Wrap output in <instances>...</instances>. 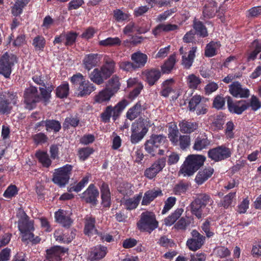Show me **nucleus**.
<instances>
[{
  "mask_svg": "<svg viewBox=\"0 0 261 261\" xmlns=\"http://www.w3.org/2000/svg\"><path fill=\"white\" fill-rule=\"evenodd\" d=\"M116 72V63L108 56L103 59V64L100 68H96L89 74V78L93 83L100 85Z\"/></svg>",
  "mask_w": 261,
  "mask_h": 261,
  "instance_id": "1",
  "label": "nucleus"
},
{
  "mask_svg": "<svg viewBox=\"0 0 261 261\" xmlns=\"http://www.w3.org/2000/svg\"><path fill=\"white\" fill-rule=\"evenodd\" d=\"M168 144L167 137L163 134H151L144 144L145 151L151 156L156 154L162 155L165 150L161 149L162 146L166 147Z\"/></svg>",
  "mask_w": 261,
  "mask_h": 261,
  "instance_id": "2",
  "label": "nucleus"
},
{
  "mask_svg": "<svg viewBox=\"0 0 261 261\" xmlns=\"http://www.w3.org/2000/svg\"><path fill=\"white\" fill-rule=\"evenodd\" d=\"M205 159V157L202 155H189L181 166L179 174L184 177L193 175L203 166Z\"/></svg>",
  "mask_w": 261,
  "mask_h": 261,
  "instance_id": "3",
  "label": "nucleus"
},
{
  "mask_svg": "<svg viewBox=\"0 0 261 261\" xmlns=\"http://www.w3.org/2000/svg\"><path fill=\"white\" fill-rule=\"evenodd\" d=\"M159 226V222L155 214L146 211L141 213L139 220L137 223V228L141 232L151 233Z\"/></svg>",
  "mask_w": 261,
  "mask_h": 261,
  "instance_id": "4",
  "label": "nucleus"
},
{
  "mask_svg": "<svg viewBox=\"0 0 261 261\" xmlns=\"http://www.w3.org/2000/svg\"><path fill=\"white\" fill-rule=\"evenodd\" d=\"M128 102L125 99L119 101L115 106L109 105L107 106L100 114V118L104 123L109 122L111 118L113 121L119 118L123 111L128 105Z\"/></svg>",
  "mask_w": 261,
  "mask_h": 261,
  "instance_id": "5",
  "label": "nucleus"
},
{
  "mask_svg": "<svg viewBox=\"0 0 261 261\" xmlns=\"http://www.w3.org/2000/svg\"><path fill=\"white\" fill-rule=\"evenodd\" d=\"M72 169L73 166L70 164L55 169L53 175V182L60 187H64L69 182Z\"/></svg>",
  "mask_w": 261,
  "mask_h": 261,
  "instance_id": "6",
  "label": "nucleus"
},
{
  "mask_svg": "<svg viewBox=\"0 0 261 261\" xmlns=\"http://www.w3.org/2000/svg\"><path fill=\"white\" fill-rule=\"evenodd\" d=\"M23 99L25 108L29 110L36 108L37 103L42 100L41 93H39L37 88L34 86L25 89Z\"/></svg>",
  "mask_w": 261,
  "mask_h": 261,
  "instance_id": "7",
  "label": "nucleus"
},
{
  "mask_svg": "<svg viewBox=\"0 0 261 261\" xmlns=\"http://www.w3.org/2000/svg\"><path fill=\"white\" fill-rule=\"evenodd\" d=\"M16 62L17 57L12 54L6 52L0 56V74L6 79L10 78L13 67Z\"/></svg>",
  "mask_w": 261,
  "mask_h": 261,
  "instance_id": "8",
  "label": "nucleus"
},
{
  "mask_svg": "<svg viewBox=\"0 0 261 261\" xmlns=\"http://www.w3.org/2000/svg\"><path fill=\"white\" fill-rule=\"evenodd\" d=\"M232 154L230 148L225 145H219L207 151V156L215 162H219L230 158Z\"/></svg>",
  "mask_w": 261,
  "mask_h": 261,
  "instance_id": "9",
  "label": "nucleus"
},
{
  "mask_svg": "<svg viewBox=\"0 0 261 261\" xmlns=\"http://www.w3.org/2000/svg\"><path fill=\"white\" fill-rule=\"evenodd\" d=\"M191 237L186 242V246L189 250L196 251L200 249L204 245L205 237L196 229H193L191 231Z\"/></svg>",
  "mask_w": 261,
  "mask_h": 261,
  "instance_id": "10",
  "label": "nucleus"
},
{
  "mask_svg": "<svg viewBox=\"0 0 261 261\" xmlns=\"http://www.w3.org/2000/svg\"><path fill=\"white\" fill-rule=\"evenodd\" d=\"M78 35L77 33L72 31L66 33L63 32L55 36L53 44L56 45L63 43L67 47H71L75 44Z\"/></svg>",
  "mask_w": 261,
  "mask_h": 261,
  "instance_id": "11",
  "label": "nucleus"
},
{
  "mask_svg": "<svg viewBox=\"0 0 261 261\" xmlns=\"http://www.w3.org/2000/svg\"><path fill=\"white\" fill-rule=\"evenodd\" d=\"M99 191L93 184L89 185L87 189L82 194L81 198L84 202L95 206L98 203Z\"/></svg>",
  "mask_w": 261,
  "mask_h": 261,
  "instance_id": "12",
  "label": "nucleus"
},
{
  "mask_svg": "<svg viewBox=\"0 0 261 261\" xmlns=\"http://www.w3.org/2000/svg\"><path fill=\"white\" fill-rule=\"evenodd\" d=\"M166 162V159L164 157L158 159L145 170L144 176L149 179H153L165 167Z\"/></svg>",
  "mask_w": 261,
  "mask_h": 261,
  "instance_id": "13",
  "label": "nucleus"
},
{
  "mask_svg": "<svg viewBox=\"0 0 261 261\" xmlns=\"http://www.w3.org/2000/svg\"><path fill=\"white\" fill-rule=\"evenodd\" d=\"M226 98L227 107L230 113L241 115L248 109V106L246 105V100H240L234 102L230 96L226 97Z\"/></svg>",
  "mask_w": 261,
  "mask_h": 261,
  "instance_id": "14",
  "label": "nucleus"
},
{
  "mask_svg": "<svg viewBox=\"0 0 261 261\" xmlns=\"http://www.w3.org/2000/svg\"><path fill=\"white\" fill-rule=\"evenodd\" d=\"M229 92L234 97L247 98L250 96L249 90L243 87L241 84L238 82H234L229 85Z\"/></svg>",
  "mask_w": 261,
  "mask_h": 261,
  "instance_id": "15",
  "label": "nucleus"
},
{
  "mask_svg": "<svg viewBox=\"0 0 261 261\" xmlns=\"http://www.w3.org/2000/svg\"><path fill=\"white\" fill-rule=\"evenodd\" d=\"M96 90L95 86L88 80L83 81L76 88L75 94L79 97H84L89 95Z\"/></svg>",
  "mask_w": 261,
  "mask_h": 261,
  "instance_id": "16",
  "label": "nucleus"
},
{
  "mask_svg": "<svg viewBox=\"0 0 261 261\" xmlns=\"http://www.w3.org/2000/svg\"><path fill=\"white\" fill-rule=\"evenodd\" d=\"M150 126V122L147 118H140L132 123L131 131L146 135Z\"/></svg>",
  "mask_w": 261,
  "mask_h": 261,
  "instance_id": "17",
  "label": "nucleus"
},
{
  "mask_svg": "<svg viewBox=\"0 0 261 261\" xmlns=\"http://www.w3.org/2000/svg\"><path fill=\"white\" fill-rule=\"evenodd\" d=\"M142 74L145 76L146 82L149 86H152L161 77V71L159 68H152L145 70Z\"/></svg>",
  "mask_w": 261,
  "mask_h": 261,
  "instance_id": "18",
  "label": "nucleus"
},
{
  "mask_svg": "<svg viewBox=\"0 0 261 261\" xmlns=\"http://www.w3.org/2000/svg\"><path fill=\"white\" fill-rule=\"evenodd\" d=\"M108 252L106 246L101 244L97 245L91 249L89 253V259L90 261L99 260L104 258Z\"/></svg>",
  "mask_w": 261,
  "mask_h": 261,
  "instance_id": "19",
  "label": "nucleus"
},
{
  "mask_svg": "<svg viewBox=\"0 0 261 261\" xmlns=\"http://www.w3.org/2000/svg\"><path fill=\"white\" fill-rule=\"evenodd\" d=\"M101 59V55L98 54H89L85 55L83 60L85 69L90 71L93 68L98 65Z\"/></svg>",
  "mask_w": 261,
  "mask_h": 261,
  "instance_id": "20",
  "label": "nucleus"
},
{
  "mask_svg": "<svg viewBox=\"0 0 261 261\" xmlns=\"http://www.w3.org/2000/svg\"><path fill=\"white\" fill-rule=\"evenodd\" d=\"M18 227L19 231H34V221L31 220L25 213L23 212L18 221Z\"/></svg>",
  "mask_w": 261,
  "mask_h": 261,
  "instance_id": "21",
  "label": "nucleus"
},
{
  "mask_svg": "<svg viewBox=\"0 0 261 261\" xmlns=\"http://www.w3.org/2000/svg\"><path fill=\"white\" fill-rule=\"evenodd\" d=\"M68 248L59 246L52 247L46 250L45 257L47 259L60 261L61 259V255L67 252Z\"/></svg>",
  "mask_w": 261,
  "mask_h": 261,
  "instance_id": "22",
  "label": "nucleus"
},
{
  "mask_svg": "<svg viewBox=\"0 0 261 261\" xmlns=\"http://www.w3.org/2000/svg\"><path fill=\"white\" fill-rule=\"evenodd\" d=\"M55 218L57 222L67 229H68L73 223L71 218L67 215L66 212L61 209L55 213Z\"/></svg>",
  "mask_w": 261,
  "mask_h": 261,
  "instance_id": "23",
  "label": "nucleus"
},
{
  "mask_svg": "<svg viewBox=\"0 0 261 261\" xmlns=\"http://www.w3.org/2000/svg\"><path fill=\"white\" fill-rule=\"evenodd\" d=\"M211 141L208 139L205 133L200 134L195 139L193 148L197 151L206 149L211 144Z\"/></svg>",
  "mask_w": 261,
  "mask_h": 261,
  "instance_id": "24",
  "label": "nucleus"
},
{
  "mask_svg": "<svg viewBox=\"0 0 261 261\" xmlns=\"http://www.w3.org/2000/svg\"><path fill=\"white\" fill-rule=\"evenodd\" d=\"M180 131L185 134H190L195 132L198 128V123L189 120H182L179 122Z\"/></svg>",
  "mask_w": 261,
  "mask_h": 261,
  "instance_id": "25",
  "label": "nucleus"
},
{
  "mask_svg": "<svg viewBox=\"0 0 261 261\" xmlns=\"http://www.w3.org/2000/svg\"><path fill=\"white\" fill-rule=\"evenodd\" d=\"M214 172V170L211 167H205L200 170L195 178L196 183L198 185H201L212 176Z\"/></svg>",
  "mask_w": 261,
  "mask_h": 261,
  "instance_id": "26",
  "label": "nucleus"
},
{
  "mask_svg": "<svg viewBox=\"0 0 261 261\" xmlns=\"http://www.w3.org/2000/svg\"><path fill=\"white\" fill-rule=\"evenodd\" d=\"M95 218L92 216H87L85 218L84 233L85 235L91 237L94 234L97 233V230L95 227Z\"/></svg>",
  "mask_w": 261,
  "mask_h": 261,
  "instance_id": "27",
  "label": "nucleus"
},
{
  "mask_svg": "<svg viewBox=\"0 0 261 261\" xmlns=\"http://www.w3.org/2000/svg\"><path fill=\"white\" fill-rule=\"evenodd\" d=\"M163 194L160 189H153L148 190L144 194L141 204L143 205H148L156 197L162 196Z\"/></svg>",
  "mask_w": 261,
  "mask_h": 261,
  "instance_id": "28",
  "label": "nucleus"
},
{
  "mask_svg": "<svg viewBox=\"0 0 261 261\" xmlns=\"http://www.w3.org/2000/svg\"><path fill=\"white\" fill-rule=\"evenodd\" d=\"M217 11V3L214 0H205L203 10V15L205 18H211L215 16Z\"/></svg>",
  "mask_w": 261,
  "mask_h": 261,
  "instance_id": "29",
  "label": "nucleus"
},
{
  "mask_svg": "<svg viewBox=\"0 0 261 261\" xmlns=\"http://www.w3.org/2000/svg\"><path fill=\"white\" fill-rule=\"evenodd\" d=\"M131 60L136 69L141 68L146 64L148 57L145 54L138 51L131 55Z\"/></svg>",
  "mask_w": 261,
  "mask_h": 261,
  "instance_id": "30",
  "label": "nucleus"
},
{
  "mask_svg": "<svg viewBox=\"0 0 261 261\" xmlns=\"http://www.w3.org/2000/svg\"><path fill=\"white\" fill-rule=\"evenodd\" d=\"M146 108L142 105L140 100L138 101L132 107L130 108L126 112V117L132 121L137 118L144 111Z\"/></svg>",
  "mask_w": 261,
  "mask_h": 261,
  "instance_id": "31",
  "label": "nucleus"
},
{
  "mask_svg": "<svg viewBox=\"0 0 261 261\" xmlns=\"http://www.w3.org/2000/svg\"><path fill=\"white\" fill-rule=\"evenodd\" d=\"M121 83L119 77L116 74L113 75L107 82L105 89L109 91L114 96L118 92L120 88Z\"/></svg>",
  "mask_w": 261,
  "mask_h": 261,
  "instance_id": "32",
  "label": "nucleus"
},
{
  "mask_svg": "<svg viewBox=\"0 0 261 261\" xmlns=\"http://www.w3.org/2000/svg\"><path fill=\"white\" fill-rule=\"evenodd\" d=\"M114 95L105 88L94 97V103L107 104Z\"/></svg>",
  "mask_w": 261,
  "mask_h": 261,
  "instance_id": "33",
  "label": "nucleus"
},
{
  "mask_svg": "<svg viewBox=\"0 0 261 261\" xmlns=\"http://www.w3.org/2000/svg\"><path fill=\"white\" fill-rule=\"evenodd\" d=\"M70 236L67 237L66 232L61 233L59 230L56 231L54 237L56 240L60 243L69 244L74 239L76 230L75 229H70Z\"/></svg>",
  "mask_w": 261,
  "mask_h": 261,
  "instance_id": "34",
  "label": "nucleus"
},
{
  "mask_svg": "<svg viewBox=\"0 0 261 261\" xmlns=\"http://www.w3.org/2000/svg\"><path fill=\"white\" fill-rule=\"evenodd\" d=\"M181 135L175 123H171L168 126V137L171 144L176 146L179 136Z\"/></svg>",
  "mask_w": 261,
  "mask_h": 261,
  "instance_id": "35",
  "label": "nucleus"
},
{
  "mask_svg": "<svg viewBox=\"0 0 261 261\" xmlns=\"http://www.w3.org/2000/svg\"><path fill=\"white\" fill-rule=\"evenodd\" d=\"M196 50L197 47L193 46L189 51L187 56L186 55L182 56L181 64L185 68L190 69L192 66L195 58Z\"/></svg>",
  "mask_w": 261,
  "mask_h": 261,
  "instance_id": "36",
  "label": "nucleus"
},
{
  "mask_svg": "<svg viewBox=\"0 0 261 261\" xmlns=\"http://www.w3.org/2000/svg\"><path fill=\"white\" fill-rule=\"evenodd\" d=\"M193 27L195 30L194 33L200 37L205 38L208 35L207 28L201 21L195 18L193 22Z\"/></svg>",
  "mask_w": 261,
  "mask_h": 261,
  "instance_id": "37",
  "label": "nucleus"
},
{
  "mask_svg": "<svg viewBox=\"0 0 261 261\" xmlns=\"http://www.w3.org/2000/svg\"><path fill=\"white\" fill-rule=\"evenodd\" d=\"M33 231H20L21 241L26 244H28L30 242H31L33 244H38L40 242L41 239L38 236L35 237Z\"/></svg>",
  "mask_w": 261,
  "mask_h": 261,
  "instance_id": "38",
  "label": "nucleus"
},
{
  "mask_svg": "<svg viewBox=\"0 0 261 261\" xmlns=\"http://www.w3.org/2000/svg\"><path fill=\"white\" fill-rule=\"evenodd\" d=\"M174 80L173 79H170L165 80L162 84V90L160 94L163 97H167L171 93L175 92L173 89V85Z\"/></svg>",
  "mask_w": 261,
  "mask_h": 261,
  "instance_id": "39",
  "label": "nucleus"
},
{
  "mask_svg": "<svg viewBox=\"0 0 261 261\" xmlns=\"http://www.w3.org/2000/svg\"><path fill=\"white\" fill-rule=\"evenodd\" d=\"M30 0H16L14 4L11 7V13L15 16L20 15L23 12V8L27 6Z\"/></svg>",
  "mask_w": 261,
  "mask_h": 261,
  "instance_id": "40",
  "label": "nucleus"
},
{
  "mask_svg": "<svg viewBox=\"0 0 261 261\" xmlns=\"http://www.w3.org/2000/svg\"><path fill=\"white\" fill-rule=\"evenodd\" d=\"M30 0H16L14 4L11 7V13L15 16L20 15L23 12V8L27 6Z\"/></svg>",
  "mask_w": 261,
  "mask_h": 261,
  "instance_id": "41",
  "label": "nucleus"
},
{
  "mask_svg": "<svg viewBox=\"0 0 261 261\" xmlns=\"http://www.w3.org/2000/svg\"><path fill=\"white\" fill-rule=\"evenodd\" d=\"M176 63V57L171 55L164 63L161 66V73L169 74L171 72Z\"/></svg>",
  "mask_w": 261,
  "mask_h": 261,
  "instance_id": "42",
  "label": "nucleus"
},
{
  "mask_svg": "<svg viewBox=\"0 0 261 261\" xmlns=\"http://www.w3.org/2000/svg\"><path fill=\"white\" fill-rule=\"evenodd\" d=\"M183 212L184 210L182 208H177L164 219V224L168 226L172 225L180 217Z\"/></svg>",
  "mask_w": 261,
  "mask_h": 261,
  "instance_id": "43",
  "label": "nucleus"
},
{
  "mask_svg": "<svg viewBox=\"0 0 261 261\" xmlns=\"http://www.w3.org/2000/svg\"><path fill=\"white\" fill-rule=\"evenodd\" d=\"M142 197V193H140L138 195H135L132 198L125 199L123 202V205L127 210L135 209L139 205Z\"/></svg>",
  "mask_w": 261,
  "mask_h": 261,
  "instance_id": "44",
  "label": "nucleus"
},
{
  "mask_svg": "<svg viewBox=\"0 0 261 261\" xmlns=\"http://www.w3.org/2000/svg\"><path fill=\"white\" fill-rule=\"evenodd\" d=\"M56 96L60 99L66 98L69 94V85L66 82L58 86L55 90Z\"/></svg>",
  "mask_w": 261,
  "mask_h": 261,
  "instance_id": "45",
  "label": "nucleus"
},
{
  "mask_svg": "<svg viewBox=\"0 0 261 261\" xmlns=\"http://www.w3.org/2000/svg\"><path fill=\"white\" fill-rule=\"evenodd\" d=\"M61 128V124L59 121L56 119H46L45 130L47 132H53L54 134H57L60 132Z\"/></svg>",
  "mask_w": 261,
  "mask_h": 261,
  "instance_id": "46",
  "label": "nucleus"
},
{
  "mask_svg": "<svg viewBox=\"0 0 261 261\" xmlns=\"http://www.w3.org/2000/svg\"><path fill=\"white\" fill-rule=\"evenodd\" d=\"M46 43V40L42 35H37L32 40V45L36 51H43Z\"/></svg>",
  "mask_w": 261,
  "mask_h": 261,
  "instance_id": "47",
  "label": "nucleus"
},
{
  "mask_svg": "<svg viewBox=\"0 0 261 261\" xmlns=\"http://www.w3.org/2000/svg\"><path fill=\"white\" fill-rule=\"evenodd\" d=\"M220 46L219 42L211 41L205 49L204 55L206 57H212L217 55V49Z\"/></svg>",
  "mask_w": 261,
  "mask_h": 261,
  "instance_id": "48",
  "label": "nucleus"
},
{
  "mask_svg": "<svg viewBox=\"0 0 261 261\" xmlns=\"http://www.w3.org/2000/svg\"><path fill=\"white\" fill-rule=\"evenodd\" d=\"M191 212L192 215H194L197 219L202 218L203 216V209L205 207L199 204L195 200H193L191 204Z\"/></svg>",
  "mask_w": 261,
  "mask_h": 261,
  "instance_id": "49",
  "label": "nucleus"
},
{
  "mask_svg": "<svg viewBox=\"0 0 261 261\" xmlns=\"http://www.w3.org/2000/svg\"><path fill=\"white\" fill-rule=\"evenodd\" d=\"M39 91L41 93L42 98V101L45 105L50 101L51 98V93L54 89V86L50 84L48 87H39Z\"/></svg>",
  "mask_w": 261,
  "mask_h": 261,
  "instance_id": "50",
  "label": "nucleus"
},
{
  "mask_svg": "<svg viewBox=\"0 0 261 261\" xmlns=\"http://www.w3.org/2000/svg\"><path fill=\"white\" fill-rule=\"evenodd\" d=\"M132 188L133 185L127 182H122L117 187V191L124 196H129L134 193Z\"/></svg>",
  "mask_w": 261,
  "mask_h": 261,
  "instance_id": "51",
  "label": "nucleus"
},
{
  "mask_svg": "<svg viewBox=\"0 0 261 261\" xmlns=\"http://www.w3.org/2000/svg\"><path fill=\"white\" fill-rule=\"evenodd\" d=\"M190 187L189 182L181 180L174 186L173 192L176 195H181L185 194Z\"/></svg>",
  "mask_w": 261,
  "mask_h": 261,
  "instance_id": "52",
  "label": "nucleus"
},
{
  "mask_svg": "<svg viewBox=\"0 0 261 261\" xmlns=\"http://www.w3.org/2000/svg\"><path fill=\"white\" fill-rule=\"evenodd\" d=\"M90 176L89 175H86L83 177L81 180L77 184L71 185L70 187L68 189V192H75L76 193L80 192L88 183Z\"/></svg>",
  "mask_w": 261,
  "mask_h": 261,
  "instance_id": "53",
  "label": "nucleus"
},
{
  "mask_svg": "<svg viewBox=\"0 0 261 261\" xmlns=\"http://www.w3.org/2000/svg\"><path fill=\"white\" fill-rule=\"evenodd\" d=\"M36 156L44 167L48 168L51 164V161L46 152L39 151L36 153Z\"/></svg>",
  "mask_w": 261,
  "mask_h": 261,
  "instance_id": "54",
  "label": "nucleus"
},
{
  "mask_svg": "<svg viewBox=\"0 0 261 261\" xmlns=\"http://www.w3.org/2000/svg\"><path fill=\"white\" fill-rule=\"evenodd\" d=\"M194 200L205 207L207 204H212L214 202L210 195L206 193L197 194Z\"/></svg>",
  "mask_w": 261,
  "mask_h": 261,
  "instance_id": "55",
  "label": "nucleus"
},
{
  "mask_svg": "<svg viewBox=\"0 0 261 261\" xmlns=\"http://www.w3.org/2000/svg\"><path fill=\"white\" fill-rule=\"evenodd\" d=\"M202 98H204L200 95L196 94L193 96L188 101V109L189 111L194 112L196 107L203 101Z\"/></svg>",
  "mask_w": 261,
  "mask_h": 261,
  "instance_id": "56",
  "label": "nucleus"
},
{
  "mask_svg": "<svg viewBox=\"0 0 261 261\" xmlns=\"http://www.w3.org/2000/svg\"><path fill=\"white\" fill-rule=\"evenodd\" d=\"M191 145V137L188 135H181L179 136L176 146H179L182 150H187Z\"/></svg>",
  "mask_w": 261,
  "mask_h": 261,
  "instance_id": "57",
  "label": "nucleus"
},
{
  "mask_svg": "<svg viewBox=\"0 0 261 261\" xmlns=\"http://www.w3.org/2000/svg\"><path fill=\"white\" fill-rule=\"evenodd\" d=\"M236 196V192L229 193L220 201L219 206L224 207L225 209L228 208L232 204V200Z\"/></svg>",
  "mask_w": 261,
  "mask_h": 261,
  "instance_id": "58",
  "label": "nucleus"
},
{
  "mask_svg": "<svg viewBox=\"0 0 261 261\" xmlns=\"http://www.w3.org/2000/svg\"><path fill=\"white\" fill-rule=\"evenodd\" d=\"M94 150L93 148L90 147H86L81 148L79 149L77 155L81 161H85L93 154Z\"/></svg>",
  "mask_w": 261,
  "mask_h": 261,
  "instance_id": "59",
  "label": "nucleus"
},
{
  "mask_svg": "<svg viewBox=\"0 0 261 261\" xmlns=\"http://www.w3.org/2000/svg\"><path fill=\"white\" fill-rule=\"evenodd\" d=\"M187 82L189 87L191 89H196L201 83L199 76L194 74L189 75L187 77Z\"/></svg>",
  "mask_w": 261,
  "mask_h": 261,
  "instance_id": "60",
  "label": "nucleus"
},
{
  "mask_svg": "<svg viewBox=\"0 0 261 261\" xmlns=\"http://www.w3.org/2000/svg\"><path fill=\"white\" fill-rule=\"evenodd\" d=\"M120 39L117 37H108L105 40H100L99 42V45L103 46H112L120 45L121 44Z\"/></svg>",
  "mask_w": 261,
  "mask_h": 261,
  "instance_id": "61",
  "label": "nucleus"
},
{
  "mask_svg": "<svg viewBox=\"0 0 261 261\" xmlns=\"http://www.w3.org/2000/svg\"><path fill=\"white\" fill-rule=\"evenodd\" d=\"M191 223L188 218L185 217L180 218L174 224V228L177 230L185 231Z\"/></svg>",
  "mask_w": 261,
  "mask_h": 261,
  "instance_id": "62",
  "label": "nucleus"
},
{
  "mask_svg": "<svg viewBox=\"0 0 261 261\" xmlns=\"http://www.w3.org/2000/svg\"><path fill=\"white\" fill-rule=\"evenodd\" d=\"M129 17L128 14L123 12L120 9H116L113 11V18L116 22H122L127 21Z\"/></svg>",
  "mask_w": 261,
  "mask_h": 261,
  "instance_id": "63",
  "label": "nucleus"
},
{
  "mask_svg": "<svg viewBox=\"0 0 261 261\" xmlns=\"http://www.w3.org/2000/svg\"><path fill=\"white\" fill-rule=\"evenodd\" d=\"M32 139L36 145H43L48 142V138L44 133L40 132L32 136Z\"/></svg>",
  "mask_w": 261,
  "mask_h": 261,
  "instance_id": "64",
  "label": "nucleus"
}]
</instances>
